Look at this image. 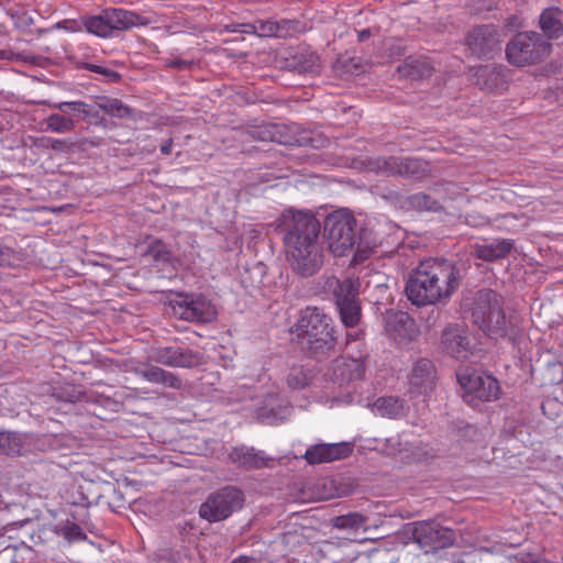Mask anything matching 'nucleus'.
Here are the masks:
<instances>
[{
    "mask_svg": "<svg viewBox=\"0 0 563 563\" xmlns=\"http://www.w3.org/2000/svg\"><path fill=\"white\" fill-rule=\"evenodd\" d=\"M430 73H431V68L423 65V69L417 70V73H415V71H406L405 74L407 76L415 77V76H426V75H429Z\"/></svg>",
    "mask_w": 563,
    "mask_h": 563,
    "instance_id": "42",
    "label": "nucleus"
},
{
    "mask_svg": "<svg viewBox=\"0 0 563 563\" xmlns=\"http://www.w3.org/2000/svg\"><path fill=\"white\" fill-rule=\"evenodd\" d=\"M146 255L151 256L156 262L170 264L174 255L169 246L161 239H153L146 250Z\"/></svg>",
    "mask_w": 563,
    "mask_h": 563,
    "instance_id": "33",
    "label": "nucleus"
},
{
    "mask_svg": "<svg viewBox=\"0 0 563 563\" xmlns=\"http://www.w3.org/2000/svg\"><path fill=\"white\" fill-rule=\"evenodd\" d=\"M352 448L349 443L317 444L309 448L305 459L309 464L328 463L349 456Z\"/></svg>",
    "mask_w": 563,
    "mask_h": 563,
    "instance_id": "17",
    "label": "nucleus"
},
{
    "mask_svg": "<svg viewBox=\"0 0 563 563\" xmlns=\"http://www.w3.org/2000/svg\"><path fill=\"white\" fill-rule=\"evenodd\" d=\"M231 563H258V561L254 558L250 556H239L233 560Z\"/></svg>",
    "mask_w": 563,
    "mask_h": 563,
    "instance_id": "43",
    "label": "nucleus"
},
{
    "mask_svg": "<svg viewBox=\"0 0 563 563\" xmlns=\"http://www.w3.org/2000/svg\"><path fill=\"white\" fill-rule=\"evenodd\" d=\"M85 68L90 70V71L104 75L106 77H108L112 81H117V80L120 79V75L117 71L108 69V68L99 66V65L86 64Z\"/></svg>",
    "mask_w": 563,
    "mask_h": 563,
    "instance_id": "38",
    "label": "nucleus"
},
{
    "mask_svg": "<svg viewBox=\"0 0 563 563\" xmlns=\"http://www.w3.org/2000/svg\"><path fill=\"white\" fill-rule=\"evenodd\" d=\"M135 373L150 383L161 384L174 389L181 388V380L175 374L161 367L148 365L143 368H137Z\"/></svg>",
    "mask_w": 563,
    "mask_h": 563,
    "instance_id": "23",
    "label": "nucleus"
},
{
    "mask_svg": "<svg viewBox=\"0 0 563 563\" xmlns=\"http://www.w3.org/2000/svg\"><path fill=\"white\" fill-rule=\"evenodd\" d=\"M98 107L109 115L124 119L132 117L131 109L119 99L99 98Z\"/></svg>",
    "mask_w": 563,
    "mask_h": 563,
    "instance_id": "31",
    "label": "nucleus"
},
{
    "mask_svg": "<svg viewBox=\"0 0 563 563\" xmlns=\"http://www.w3.org/2000/svg\"><path fill=\"white\" fill-rule=\"evenodd\" d=\"M499 298L500 296L490 289L479 290L476 294L472 305V318L475 324L479 325L490 314L493 306Z\"/></svg>",
    "mask_w": 563,
    "mask_h": 563,
    "instance_id": "22",
    "label": "nucleus"
},
{
    "mask_svg": "<svg viewBox=\"0 0 563 563\" xmlns=\"http://www.w3.org/2000/svg\"><path fill=\"white\" fill-rule=\"evenodd\" d=\"M408 205L418 211H437L440 209L439 202L423 192L408 197Z\"/></svg>",
    "mask_w": 563,
    "mask_h": 563,
    "instance_id": "34",
    "label": "nucleus"
},
{
    "mask_svg": "<svg viewBox=\"0 0 563 563\" xmlns=\"http://www.w3.org/2000/svg\"><path fill=\"white\" fill-rule=\"evenodd\" d=\"M562 11L559 8H548L540 15V27L549 38H558L563 33L561 22Z\"/></svg>",
    "mask_w": 563,
    "mask_h": 563,
    "instance_id": "26",
    "label": "nucleus"
},
{
    "mask_svg": "<svg viewBox=\"0 0 563 563\" xmlns=\"http://www.w3.org/2000/svg\"><path fill=\"white\" fill-rule=\"evenodd\" d=\"M51 141H52V137H48V136H42V137H38L36 139V141L34 142V144L37 146V147H41V148H51Z\"/></svg>",
    "mask_w": 563,
    "mask_h": 563,
    "instance_id": "41",
    "label": "nucleus"
},
{
    "mask_svg": "<svg viewBox=\"0 0 563 563\" xmlns=\"http://www.w3.org/2000/svg\"><path fill=\"white\" fill-rule=\"evenodd\" d=\"M46 131L53 133H67L75 129L76 122L73 117H66L65 113H52L46 120Z\"/></svg>",
    "mask_w": 563,
    "mask_h": 563,
    "instance_id": "30",
    "label": "nucleus"
},
{
    "mask_svg": "<svg viewBox=\"0 0 563 563\" xmlns=\"http://www.w3.org/2000/svg\"><path fill=\"white\" fill-rule=\"evenodd\" d=\"M499 33L494 25H482L473 29L466 37V45L478 57L486 56L500 45Z\"/></svg>",
    "mask_w": 563,
    "mask_h": 563,
    "instance_id": "15",
    "label": "nucleus"
},
{
    "mask_svg": "<svg viewBox=\"0 0 563 563\" xmlns=\"http://www.w3.org/2000/svg\"><path fill=\"white\" fill-rule=\"evenodd\" d=\"M172 307L174 314L190 322H210L217 316L216 307L203 296H179Z\"/></svg>",
    "mask_w": 563,
    "mask_h": 563,
    "instance_id": "12",
    "label": "nucleus"
},
{
    "mask_svg": "<svg viewBox=\"0 0 563 563\" xmlns=\"http://www.w3.org/2000/svg\"><path fill=\"white\" fill-rule=\"evenodd\" d=\"M55 534L63 537L68 542L81 541L86 539L84 530L73 521L66 520L54 526Z\"/></svg>",
    "mask_w": 563,
    "mask_h": 563,
    "instance_id": "32",
    "label": "nucleus"
},
{
    "mask_svg": "<svg viewBox=\"0 0 563 563\" xmlns=\"http://www.w3.org/2000/svg\"><path fill=\"white\" fill-rule=\"evenodd\" d=\"M551 44L537 32L519 33L507 44L506 56L515 66L537 64L550 55Z\"/></svg>",
    "mask_w": 563,
    "mask_h": 563,
    "instance_id": "5",
    "label": "nucleus"
},
{
    "mask_svg": "<svg viewBox=\"0 0 563 563\" xmlns=\"http://www.w3.org/2000/svg\"><path fill=\"white\" fill-rule=\"evenodd\" d=\"M367 517L360 512H349L346 515L336 516L332 519V526L340 530L357 531L363 529L366 531L365 523Z\"/></svg>",
    "mask_w": 563,
    "mask_h": 563,
    "instance_id": "29",
    "label": "nucleus"
},
{
    "mask_svg": "<svg viewBox=\"0 0 563 563\" xmlns=\"http://www.w3.org/2000/svg\"><path fill=\"white\" fill-rule=\"evenodd\" d=\"M229 457L234 464L247 468H261L266 464L265 457L253 448H234Z\"/></svg>",
    "mask_w": 563,
    "mask_h": 563,
    "instance_id": "24",
    "label": "nucleus"
},
{
    "mask_svg": "<svg viewBox=\"0 0 563 563\" xmlns=\"http://www.w3.org/2000/svg\"><path fill=\"white\" fill-rule=\"evenodd\" d=\"M412 540L428 553L451 547L455 541V533L434 521H418L413 523Z\"/></svg>",
    "mask_w": 563,
    "mask_h": 563,
    "instance_id": "11",
    "label": "nucleus"
},
{
    "mask_svg": "<svg viewBox=\"0 0 563 563\" xmlns=\"http://www.w3.org/2000/svg\"><path fill=\"white\" fill-rule=\"evenodd\" d=\"M48 106L55 110L60 111L65 114H70L73 117L78 118H88V117H95L97 113H95L92 110V106L84 102V101H62V102H53L48 103Z\"/></svg>",
    "mask_w": 563,
    "mask_h": 563,
    "instance_id": "28",
    "label": "nucleus"
},
{
    "mask_svg": "<svg viewBox=\"0 0 563 563\" xmlns=\"http://www.w3.org/2000/svg\"><path fill=\"white\" fill-rule=\"evenodd\" d=\"M437 371L428 358L418 360L409 376V391L413 395H428L435 386Z\"/></svg>",
    "mask_w": 563,
    "mask_h": 563,
    "instance_id": "14",
    "label": "nucleus"
},
{
    "mask_svg": "<svg viewBox=\"0 0 563 563\" xmlns=\"http://www.w3.org/2000/svg\"><path fill=\"white\" fill-rule=\"evenodd\" d=\"M517 560L519 563H550L548 560L537 559L529 553L521 554L520 556L517 558Z\"/></svg>",
    "mask_w": 563,
    "mask_h": 563,
    "instance_id": "40",
    "label": "nucleus"
},
{
    "mask_svg": "<svg viewBox=\"0 0 563 563\" xmlns=\"http://www.w3.org/2000/svg\"><path fill=\"white\" fill-rule=\"evenodd\" d=\"M33 549L24 542L13 543L11 538L0 537V563H29Z\"/></svg>",
    "mask_w": 563,
    "mask_h": 563,
    "instance_id": "20",
    "label": "nucleus"
},
{
    "mask_svg": "<svg viewBox=\"0 0 563 563\" xmlns=\"http://www.w3.org/2000/svg\"><path fill=\"white\" fill-rule=\"evenodd\" d=\"M82 23L87 32L100 37H109L113 31H126L146 25L147 19L124 9H107L99 15L86 16Z\"/></svg>",
    "mask_w": 563,
    "mask_h": 563,
    "instance_id": "4",
    "label": "nucleus"
},
{
    "mask_svg": "<svg viewBox=\"0 0 563 563\" xmlns=\"http://www.w3.org/2000/svg\"><path fill=\"white\" fill-rule=\"evenodd\" d=\"M22 444L18 434L13 432L0 431V453L5 455H15L21 451Z\"/></svg>",
    "mask_w": 563,
    "mask_h": 563,
    "instance_id": "35",
    "label": "nucleus"
},
{
    "mask_svg": "<svg viewBox=\"0 0 563 563\" xmlns=\"http://www.w3.org/2000/svg\"><path fill=\"white\" fill-rule=\"evenodd\" d=\"M16 260L15 252L0 244V266H11Z\"/></svg>",
    "mask_w": 563,
    "mask_h": 563,
    "instance_id": "39",
    "label": "nucleus"
},
{
    "mask_svg": "<svg viewBox=\"0 0 563 563\" xmlns=\"http://www.w3.org/2000/svg\"><path fill=\"white\" fill-rule=\"evenodd\" d=\"M172 145H173L172 140H167L166 142H164L161 146L162 153L165 155H169L172 153Z\"/></svg>",
    "mask_w": 563,
    "mask_h": 563,
    "instance_id": "44",
    "label": "nucleus"
},
{
    "mask_svg": "<svg viewBox=\"0 0 563 563\" xmlns=\"http://www.w3.org/2000/svg\"><path fill=\"white\" fill-rule=\"evenodd\" d=\"M478 327L488 335L504 338L515 333L516 323L512 319H507L499 298L490 314Z\"/></svg>",
    "mask_w": 563,
    "mask_h": 563,
    "instance_id": "16",
    "label": "nucleus"
},
{
    "mask_svg": "<svg viewBox=\"0 0 563 563\" xmlns=\"http://www.w3.org/2000/svg\"><path fill=\"white\" fill-rule=\"evenodd\" d=\"M368 172L385 176L422 177L429 173L427 162L409 157H369L364 162Z\"/></svg>",
    "mask_w": 563,
    "mask_h": 563,
    "instance_id": "9",
    "label": "nucleus"
},
{
    "mask_svg": "<svg viewBox=\"0 0 563 563\" xmlns=\"http://www.w3.org/2000/svg\"><path fill=\"white\" fill-rule=\"evenodd\" d=\"M407 66H409V64H408ZM410 67H411L412 69L417 68V66H415V65H410Z\"/></svg>",
    "mask_w": 563,
    "mask_h": 563,
    "instance_id": "49",
    "label": "nucleus"
},
{
    "mask_svg": "<svg viewBox=\"0 0 563 563\" xmlns=\"http://www.w3.org/2000/svg\"><path fill=\"white\" fill-rule=\"evenodd\" d=\"M296 334L300 346L312 354L323 353L334 344L329 318L317 307H307L301 311Z\"/></svg>",
    "mask_w": 563,
    "mask_h": 563,
    "instance_id": "3",
    "label": "nucleus"
},
{
    "mask_svg": "<svg viewBox=\"0 0 563 563\" xmlns=\"http://www.w3.org/2000/svg\"><path fill=\"white\" fill-rule=\"evenodd\" d=\"M283 233L286 260L294 273L309 277L320 271L324 249L320 240V222L309 212L288 209L277 219Z\"/></svg>",
    "mask_w": 563,
    "mask_h": 563,
    "instance_id": "1",
    "label": "nucleus"
},
{
    "mask_svg": "<svg viewBox=\"0 0 563 563\" xmlns=\"http://www.w3.org/2000/svg\"><path fill=\"white\" fill-rule=\"evenodd\" d=\"M74 143L70 140L53 139L51 141V148L56 153H69L73 151Z\"/></svg>",
    "mask_w": 563,
    "mask_h": 563,
    "instance_id": "37",
    "label": "nucleus"
},
{
    "mask_svg": "<svg viewBox=\"0 0 563 563\" xmlns=\"http://www.w3.org/2000/svg\"><path fill=\"white\" fill-rule=\"evenodd\" d=\"M512 247L514 241L509 239H496L490 243H476L473 246L476 257L488 262L505 258Z\"/></svg>",
    "mask_w": 563,
    "mask_h": 563,
    "instance_id": "21",
    "label": "nucleus"
},
{
    "mask_svg": "<svg viewBox=\"0 0 563 563\" xmlns=\"http://www.w3.org/2000/svg\"><path fill=\"white\" fill-rule=\"evenodd\" d=\"M364 372L363 362L357 358H342L335 363L334 375L342 382L360 379Z\"/></svg>",
    "mask_w": 563,
    "mask_h": 563,
    "instance_id": "27",
    "label": "nucleus"
},
{
    "mask_svg": "<svg viewBox=\"0 0 563 563\" xmlns=\"http://www.w3.org/2000/svg\"><path fill=\"white\" fill-rule=\"evenodd\" d=\"M150 360L169 367L190 368L201 364V354L177 346L157 347L152 350Z\"/></svg>",
    "mask_w": 563,
    "mask_h": 563,
    "instance_id": "13",
    "label": "nucleus"
},
{
    "mask_svg": "<svg viewBox=\"0 0 563 563\" xmlns=\"http://www.w3.org/2000/svg\"><path fill=\"white\" fill-rule=\"evenodd\" d=\"M260 139L261 140H268V139L271 140L272 137L271 136H266V135L263 134V132H261Z\"/></svg>",
    "mask_w": 563,
    "mask_h": 563,
    "instance_id": "48",
    "label": "nucleus"
},
{
    "mask_svg": "<svg viewBox=\"0 0 563 563\" xmlns=\"http://www.w3.org/2000/svg\"><path fill=\"white\" fill-rule=\"evenodd\" d=\"M457 379L463 389V399L473 408L499 398L500 387L498 380L490 375L479 374L465 368L459 372Z\"/></svg>",
    "mask_w": 563,
    "mask_h": 563,
    "instance_id": "7",
    "label": "nucleus"
},
{
    "mask_svg": "<svg viewBox=\"0 0 563 563\" xmlns=\"http://www.w3.org/2000/svg\"><path fill=\"white\" fill-rule=\"evenodd\" d=\"M261 418L263 420H267V422H269V423H274L275 422V417L273 419H271L269 417H264L263 415H261Z\"/></svg>",
    "mask_w": 563,
    "mask_h": 563,
    "instance_id": "47",
    "label": "nucleus"
},
{
    "mask_svg": "<svg viewBox=\"0 0 563 563\" xmlns=\"http://www.w3.org/2000/svg\"><path fill=\"white\" fill-rule=\"evenodd\" d=\"M372 411L380 417L396 419L405 416V406L399 398L386 396L378 398L372 405Z\"/></svg>",
    "mask_w": 563,
    "mask_h": 563,
    "instance_id": "25",
    "label": "nucleus"
},
{
    "mask_svg": "<svg viewBox=\"0 0 563 563\" xmlns=\"http://www.w3.org/2000/svg\"><path fill=\"white\" fill-rule=\"evenodd\" d=\"M311 376L301 366L291 367L287 375V384L291 389H302L309 385Z\"/></svg>",
    "mask_w": 563,
    "mask_h": 563,
    "instance_id": "36",
    "label": "nucleus"
},
{
    "mask_svg": "<svg viewBox=\"0 0 563 563\" xmlns=\"http://www.w3.org/2000/svg\"><path fill=\"white\" fill-rule=\"evenodd\" d=\"M385 330L396 341L411 339L415 330V321L402 311H387L385 314Z\"/></svg>",
    "mask_w": 563,
    "mask_h": 563,
    "instance_id": "18",
    "label": "nucleus"
},
{
    "mask_svg": "<svg viewBox=\"0 0 563 563\" xmlns=\"http://www.w3.org/2000/svg\"><path fill=\"white\" fill-rule=\"evenodd\" d=\"M443 350L455 358H465L471 349V342L465 332L459 328H449L442 334Z\"/></svg>",
    "mask_w": 563,
    "mask_h": 563,
    "instance_id": "19",
    "label": "nucleus"
},
{
    "mask_svg": "<svg viewBox=\"0 0 563 563\" xmlns=\"http://www.w3.org/2000/svg\"><path fill=\"white\" fill-rule=\"evenodd\" d=\"M327 285L333 294L342 322L350 328L356 325L361 318L360 280L352 278L340 280L332 277L328 279Z\"/></svg>",
    "mask_w": 563,
    "mask_h": 563,
    "instance_id": "8",
    "label": "nucleus"
},
{
    "mask_svg": "<svg viewBox=\"0 0 563 563\" xmlns=\"http://www.w3.org/2000/svg\"><path fill=\"white\" fill-rule=\"evenodd\" d=\"M369 36H371L369 29H364L358 32V41H361V42L367 40Z\"/></svg>",
    "mask_w": 563,
    "mask_h": 563,
    "instance_id": "45",
    "label": "nucleus"
},
{
    "mask_svg": "<svg viewBox=\"0 0 563 563\" xmlns=\"http://www.w3.org/2000/svg\"><path fill=\"white\" fill-rule=\"evenodd\" d=\"M355 219L345 210L330 213L324 221V233L329 250L336 256H343L355 244Z\"/></svg>",
    "mask_w": 563,
    "mask_h": 563,
    "instance_id": "6",
    "label": "nucleus"
},
{
    "mask_svg": "<svg viewBox=\"0 0 563 563\" xmlns=\"http://www.w3.org/2000/svg\"><path fill=\"white\" fill-rule=\"evenodd\" d=\"M481 71L483 73V75L484 74L495 75V76L498 75L494 69H489L488 67L482 68Z\"/></svg>",
    "mask_w": 563,
    "mask_h": 563,
    "instance_id": "46",
    "label": "nucleus"
},
{
    "mask_svg": "<svg viewBox=\"0 0 563 563\" xmlns=\"http://www.w3.org/2000/svg\"><path fill=\"white\" fill-rule=\"evenodd\" d=\"M243 495L234 487H224L211 494L199 508V516L209 522L227 519L233 511L242 508Z\"/></svg>",
    "mask_w": 563,
    "mask_h": 563,
    "instance_id": "10",
    "label": "nucleus"
},
{
    "mask_svg": "<svg viewBox=\"0 0 563 563\" xmlns=\"http://www.w3.org/2000/svg\"><path fill=\"white\" fill-rule=\"evenodd\" d=\"M462 273L449 260L429 258L422 261L410 275L406 294L416 306L437 305L448 301L460 288Z\"/></svg>",
    "mask_w": 563,
    "mask_h": 563,
    "instance_id": "2",
    "label": "nucleus"
}]
</instances>
